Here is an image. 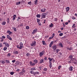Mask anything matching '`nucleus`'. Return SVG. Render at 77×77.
<instances>
[{
	"label": "nucleus",
	"instance_id": "1",
	"mask_svg": "<svg viewBox=\"0 0 77 77\" xmlns=\"http://www.w3.org/2000/svg\"><path fill=\"white\" fill-rule=\"evenodd\" d=\"M48 59L49 60V67L50 68H51L52 67V63H51V61H52V60H53V58H51L50 57L48 58Z\"/></svg>",
	"mask_w": 77,
	"mask_h": 77
},
{
	"label": "nucleus",
	"instance_id": "2",
	"mask_svg": "<svg viewBox=\"0 0 77 77\" xmlns=\"http://www.w3.org/2000/svg\"><path fill=\"white\" fill-rule=\"evenodd\" d=\"M20 46L19 47V45H17V48H19L20 49H22V48H23V43L22 42H20Z\"/></svg>",
	"mask_w": 77,
	"mask_h": 77
},
{
	"label": "nucleus",
	"instance_id": "3",
	"mask_svg": "<svg viewBox=\"0 0 77 77\" xmlns=\"http://www.w3.org/2000/svg\"><path fill=\"white\" fill-rule=\"evenodd\" d=\"M72 57H73V56L71 55L69 56V60L70 61H74V60H72Z\"/></svg>",
	"mask_w": 77,
	"mask_h": 77
},
{
	"label": "nucleus",
	"instance_id": "4",
	"mask_svg": "<svg viewBox=\"0 0 77 77\" xmlns=\"http://www.w3.org/2000/svg\"><path fill=\"white\" fill-rule=\"evenodd\" d=\"M36 42L35 41H34V42H32V44H31V45L32 47H35V46H36Z\"/></svg>",
	"mask_w": 77,
	"mask_h": 77
},
{
	"label": "nucleus",
	"instance_id": "5",
	"mask_svg": "<svg viewBox=\"0 0 77 77\" xmlns=\"http://www.w3.org/2000/svg\"><path fill=\"white\" fill-rule=\"evenodd\" d=\"M45 53V51L44 50L42 51L39 54V55L40 57H41Z\"/></svg>",
	"mask_w": 77,
	"mask_h": 77
},
{
	"label": "nucleus",
	"instance_id": "6",
	"mask_svg": "<svg viewBox=\"0 0 77 77\" xmlns=\"http://www.w3.org/2000/svg\"><path fill=\"white\" fill-rule=\"evenodd\" d=\"M47 15V14L46 13H43V14H42L41 16H42V18H45L46 17L45 16H46Z\"/></svg>",
	"mask_w": 77,
	"mask_h": 77
},
{
	"label": "nucleus",
	"instance_id": "7",
	"mask_svg": "<svg viewBox=\"0 0 77 77\" xmlns=\"http://www.w3.org/2000/svg\"><path fill=\"white\" fill-rule=\"evenodd\" d=\"M3 44H5V46L7 47H9V45L7 42H4Z\"/></svg>",
	"mask_w": 77,
	"mask_h": 77
},
{
	"label": "nucleus",
	"instance_id": "8",
	"mask_svg": "<svg viewBox=\"0 0 77 77\" xmlns=\"http://www.w3.org/2000/svg\"><path fill=\"white\" fill-rule=\"evenodd\" d=\"M52 48L54 50H56L57 48V46L56 45H54L52 46Z\"/></svg>",
	"mask_w": 77,
	"mask_h": 77
},
{
	"label": "nucleus",
	"instance_id": "9",
	"mask_svg": "<svg viewBox=\"0 0 77 77\" xmlns=\"http://www.w3.org/2000/svg\"><path fill=\"white\" fill-rule=\"evenodd\" d=\"M29 64L31 66H34V65H35V63H32V61L29 62Z\"/></svg>",
	"mask_w": 77,
	"mask_h": 77
},
{
	"label": "nucleus",
	"instance_id": "10",
	"mask_svg": "<svg viewBox=\"0 0 77 77\" xmlns=\"http://www.w3.org/2000/svg\"><path fill=\"white\" fill-rule=\"evenodd\" d=\"M7 38L8 39H9V40H11L12 39V38H11V37H10V36H9V35H8L7 36Z\"/></svg>",
	"mask_w": 77,
	"mask_h": 77
},
{
	"label": "nucleus",
	"instance_id": "11",
	"mask_svg": "<svg viewBox=\"0 0 77 77\" xmlns=\"http://www.w3.org/2000/svg\"><path fill=\"white\" fill-rule=\"evenodd\" d=\"M37 30H38L37 29H35L32 32V34H34L35 33H36V32H37Z\"/></svg>",
	"mask_w": 77,
	"mask_h": 77
},
{
	"label": "nucleus",
	"instance_id": "12",
	"mask_svg": "<svg viewBox=\"0 0 77 77\" xmlns=\"http://www.w3.org/2000/svg\"><path fill=\"white\" fill-rule=\"evenodd\" d=\"M72 68L73 67L72 66H70L69 68V70L71 71H72L73 69Z\"/></svg>",
	"mask_w": 77,
	"mask_h": 77
},
{
	"label": "nucleus",
	"instance_id": "13",
	"mask_svg": "<svg viewBox=\"0 0 77 77\" xmlns=\"http://www.w3.org/2000/svg\"><path fill=\"white\" fill-rule=\"evenodd\" d=\"M17 17V16L16 15H14L13 16V21H14V20H15V18H16V17Z\"/></svg>",
	"mask_w": 77,
	"mask_h": 77
},
{
	"label": "nucleus",
	"instance_id": "14",
	"mask_svg": "<svg viewBox=\"0 0 77 77\" xmlns=\"http://www.w3.org/2000/svg\"><path fill=\"white\" fill-rule=\"evenodd\" d=\"M20 63H21V62L18 61H16L15 63V64L17 65H19V64H20Z\"/></svg>",
	"mask_w": 77,
	"mask_h": 77
},
{
	"label": "nucleus",
	"instance_id": "15",
	"mask_svg": "<svg viewBox=\"0 0 77 77\" xmlns=\"http://www.w3.org/2000/svg\"><path fill=\"white\" fill-rule=\"evenodd\" d=\"M53 42L52 41L51 42L49 45L50 47H51V46H52V45H53Z\"/></svg>",
	"mask_w": 77,
	"mask_h": 77
},
{
	"label": "nucleus",
	"instance_id": "16",
	"mask_svg": "<svg viewBox=\"0 0 77 77\" xmlns=\"http://www.w3.org/2000/svg\"><path fill=\"white\" fill-rule=\"evenodd\" d=\"M36 68L35 67H33V68H31V70L32 71H34V70H36Z\"/></svg>",
	"mask_w": 77,
	"mask_h": 77
},
{
	"label": "nucleus",
	"instance_id": "17",
	"mask_svg": "<svg viewBox=\"0 0 77 77\" xmlns=\"http://www.w3.org/2000/svg\"><path fill=\"white\" fill-rule=\"evenodd\" d=\"M66 11L68 12V11H69V7H67L66 8Z\"/></svg>",
	"mask_w": 77,
	"mask_h": 77
},
{
	"label": "nucleus",
	"instance_id": "18",
	"mask_svg": "<svg viewBox=\"0 0 77 77\" xmlns=\"http://www.w3.org/2000/svg\"><path fill=\"white\" fill-rule=\"evenodd\" d=\"M45 9H41V11L42 12H44L45 11Z\"/></svg>",
	"mask_w": 77,
	"mask_h": 77
},
{
	"label": "nucleus",
	"instance_id": "19",
	"mask_svg": "<svg viewBox=\"0 0 77 77\" xmlns=\"http://www.w3.org/2000/svg\"><path fill=\"white\" fill-rule=\"evenodd\" d=\"M59 45L61 47H63V45H62V43H60V44H59Z\"/></svg>",
	"mask_w": 77,
	"mask_h": 77
},
{
	"label": "nucleus",
	"instance_id": "20",
	"mask_svg": "<svg viewBox=\"0 0 77 77\" xmlns=\"http://www.w3.org/2000/svg\"><path fill=\"white\" fill-rule=\"evenodd\" d=\"M13 29H14V32H16L17 31V28L13 27L12 28Z\"/></svg>",
	"mask_w": 77,
	"mask_h": 77
},
{
	"label": "nucleus",
	"instance_id": "21",
	"mask_svg": "<svg viewBox=\"0 0 77 77\" xmlns=\"http://www.w3.org/2000/svg\"><path fill=\"white\" fill-rule=\"evenodd\" d=\"M43 62H44V60L43 59H41L40 60V63H43Z\"/></svg>",
	"mask_w": 77,
	"mask_h": 77
},
{
	"label": "nucleus",
	"instance_id": "22",
	"mask_svg": "<svg viewBox=\"0 0 77 77\" xmlns=\"http://www.w3.org/2000/svg\"><path fill=\"white\" fill-rule=\"evenodd\" d=\"M36 17L37 18H40V17H41V15L39 14H37Z\"/></svg>",
	"mask_w": 77,
	"mask_h": 77
},
{
	"label": "nucleus",
	"instance_id": "23",
	"mask_svg": "<svg viewBox=\"0 0 77 77\" xmlns=\"http://www.w3.org/2000/svg\"><path fill=\"white\" fill-rule=\"evenodd\" d=\"M2 25H5L6 24V22H5V21L3 22L2 23Z\"/></svg>",
	"mask_w": 77,
	"mask_h": 77
},
{
	"label": "nucleus",
	"instance_id": "24",
	"mask_svg": "<svg viewBox=\"0 0 77 77\" xmlns=\"http://www.w3.org/2000/svg\"><path fill=\"white\" fill-rule=\"evenodd\" d=\"M34 62L35 63H38V60H34Z\"/></svg>",
	"mask_w": 77,
	"mask_h": 77
},
{
	"label": "nucleus",
	"instance_id": "25",
	"mask_svg": "<svg viewBox=\"0 0 77 77\" xmlns=\"http://www.w3.org/2000/svg\"><path fill=\"white\" fill-rule=\"evenodd\" d=\"M53 26V24L52 23H51V25H49V27H52Z\"/></svg>",
	"mask_w": 77,
	"mask_h": 77
},
{
	"label": "nucleus",
	"instance_id": "26",
	"mask_svg": "<svg viewBox=\"0 0 77 77\" xmlns=\"http://www.w3.org/2000/svg\"><path fill=\"white\" fill-rule=\"evenodd\" d=\"M14 54H18V51H15V52H14Z\"/></svg>",
	"mask_w": 77,
	"mask_h": 77
},
{
	"label": "nucleus",
	"instance_id": "27",
	"mask_svg": "<svg viewBox=\"0 0 77 77\" xmlns=\"http://www.w3.org/2000/svg\"><path fill=\"white\" fill-rule=\"evenodd\" d=\"M59 51H60V50L59 49H57L56 50V53L57 54L59 53Z\"/></svg>",
	"mask_w": 77,
	"mask_h": 77
},
{
	"label": "nucleus",
	"instance_id": "28",
	"mask_svg": "<svg viewBox=\"0 0 77 77\" xmlns=\"http://www.w3.org/2000/svg\"><path fill=\"white\" fill-rule=\"evenodd\" d=\"M14 72H10V74L11 75H14Z\"/></svg>",
	"mask_w": 77,
	"mask_h": 77
},
{
	"label": "nucleus",
	"instance_id": "29",
	"mask_svg": "<svg viewBox=\"0 0 77 77\" xmlns=\"http://www.w3.org/2000/svg\"><path fill=\"white\" fill-rule=\"evenodd\" d=\"M20 3H21V2H17L16 4L17 5H20Z\"/></svg>",
	"mask_w": 77,
	"mask_h": 77
},
{
	"label": "nucleus",
	"instance_id": "30",
	"mask_svg": "<svg viewBox=\"0 0 77 77\" xmlns=\"http://www.w3.org/2000/svg\"><path fill=\"white\" fill-rule=\"evenodd\" d=\"M30 73H31V74H34V72L32 71H30Z\"/></svg>",
	"mask_w": 77,
	"mask_h": 77
},
{
	"label": "nucleus",
	"instance_id": "31",
	"mask_svg": "<svg viewBox=\"0 0 77 77\" xmlns=\"http://www.w3.org/2000/svg\"><path fill=\"white\" fill-rule=\"evenodd\" d=\"M33 75H35V76H37V74L36 73V72H34Z\"/></svg>",
	"mask_w": 77,
	"mask_h": 77
},
{
	"label": "nucleus",
	"instance_id": "32",
	"mask_svg": "<svg viewBox=\"0 0 77 77\" xmlns=\"http://www.w3.org/2000/svg\"><path fill=\"white\" fill-rule=\"evenodd\" d=\"M6 63H10V62L8 60H6Z\"/></svg>",
	"mask_w": 77,
	"mask_h": 77
},
{
	"label": "nucleus",
	"instance_id": "33",
	"mask_svg": "<svg viewBox=\"0 0 77 77\" xmlns=\"http://www.w3.org/2000/svg\"><path fill=\"white\" fill-rule=\"evenodd\" d=\"M9 18H8L7 19V23H9V24H10L9 23Z\"/></svg>",
	"mask_w": 77,
	"mask_h": 77
},
{
	"label": "nucleus",
	"instance_id": "34",
	"mask_svg": "<svg viewBox=\"0 0 77 77\" xmlns=\"http://www.w3.org/2000/svg\"><path fill=\"white\" fill-rule=\"evenodd\" d=\"M42 43L43 45H45V42L44 41H42Z\"/></svg>",
	"mask_w": 77,
	"mask_h": 77
},
{
	"label": "nucleus",
	"instance_id": "35",
	"mask_svg": "<svg viewBox=\"0 0 77 77\" xmlns=\"http://www.w3.org/2000/svg\"><path fill=\"white\" fill-rule=\"evenodd\" d=\"M30 54H29V53H27L26 54V56H28V57H29V56H30Z\"/></svg>",
	"mask_w": 77,
	"mask_h": 77
},
{
	"label": "nucleus",
	"instance_id": "36",
	"mask_svg": "<svg viewBox=\"0 0 77 77\" xmlns=\"http://www.w3.org/2000/svg\"><path fill=\"white\" fill-rule=\"evenodd\" d=\"M24 68H23L22 70V71L23 72H26V70L24 69Z\"/></svg>",
	"mask_w": 77,
	"mask_h": 77
},
{
	"label": "nucleus",
	"instance_id": "37",
	"mask_svg": "<svg viewBox=\"0 0 77 77\" xmlns=\"http://www.w3.org/2000/svg\"><path fill=\"white\" fill-rule=\"evenodd\" d=\"M3 50H4V51H5V50H7V47H5L3 48Z\"/></svg>",
	"mask_w": 77,
	"mask_h": 77
},
{
	"label": "nucleus",
	"instance_id": "38",
	"mask_svg": "<svg viewBox=\"0 0 77 77\" xmlns=\"http://www.w3.org/2000/svg\"><path fill=\"white\" fill-rule=\"evenodd\" d=\"M67 49L69 50H72V48L70 47V48H68Z\"/></svg>",
	"mask_w": 77,
	"mask_h": 77
},
{
	"label": "nucleus",
	"instance_id": "39",
	"mask_svg": "<svg viewBox=\"0 0 77 77\" xmlns=\"http://www.w3.org/2000/svg\"><path fill=\"white\" fill-rule=\"evenodd\" d=\"M20 75H22L24 74V73L23 72H20Z\"/></svg>",
	"mask_w": 77,
	"mask_h": 77
},
{
	"label": "nucleus",
	"instance_id": "40",
	"mask_svg": "<svg viewBox=\"0 0 77 77\" xmlns=\"http://www.w3.org/2000/svg\"><path fill=\"white\" fill-rule=\"evenodd\" d=\"M43 71H47V69L46 68H45L43 69Z\"/></svg>",
	"mask_w": 77,
	"mask_h": 77
},
{
	"label": "nucleus",
	"instance_id": "41",
	"mask_svg": "<svg viewBox=\"0 0 77 77\" xmlns=\"http://www.w3.org/2000/svg\"><path fill=\"white\" fill-rule=\"evenodd\" d=\"M37 23H39V21H40V20H39L38 19H37Z\"/></svg>",
	"mask_w": 77,
	"mask_h": 77
},
{
	"label": "nucleus",
	"instance_id": "42",
	"mask_svg": "<svg viewBox=\"0 0 77 77\" xmlns=\"http://www.w3.org/2000/svg\"><path fill=\"white\" fill-rule=\"evenodd\" d=\"M26 29H29V26H27L26 27Z\"/></svg>",
	"mask_w": 77,
	"mask_h": 77
},
{
	"label": "nucleus",
	"instance_id": "43",
	"mask_svg": "<svg viewBox=\"0 0 77 77\" xmlns=\"http://www.w3.org/2000/svg\"><path fill=\"white\" fill-rule=\"evenodd\" d=\"M73 63H74V64H75V65H77V62H75L74 61L73 62Z\"/></svg>",
	"mask_w": 77,
	"mask_h": 77
},
{
	"label": "nucleus",
	"instance_id": "44",
	"mask_svg": "<svg viewBox=\"0 0 77 77\" xmlns=\"http://www.w3.org/2000/svg\"><path fill=\"white\" fill-rule=\"evenodd\" d=\"M59 35L60 36H62V35H63V33H61L59 34Z\"/></svg>",
	"mask_w": 77,
	"mask_h": 77
},
{
	"label": "nucleus",
	"instance_id": "45",
	"mask_svg": "<svg viewBox=\"0 0 77 77\" xmlns=\"http://www.w3.org/2000/svg\"><path fill=\"white\" fill-rule=\"evenodd\" d=\"M44 59H45V60H47V57H45L44 58Z\"/></svg>",
	"mask_w": 77,
	"mask_h": 77
},
{
	"label": "nucleus",
	"instance_id": "46",
	"mask_svg": "<svg viewBox=\"0 0 77 77\" xmlns=\"http://www.w3.org/2000/svg\"><path fill=\"white\" fill-rule=\"evenodd\" d=\"M61 66H59L58 67V69H60L61 68Z\"/></svg>",
	"mask_w": 77,
	"mask_h": 77
},
{
	"label": "nucleus",
	"instance_id": "47",
	"mask_svg": "<svg viewBox=\"0 0 77 77\" xmlns=\"http://www.w3.org/2000/svg\"><path fill=\"white\" fill-rule=\"evenodd\" d=\"M37 3H38V1H35V5H37Z\"/></svg>",
	"mask_w": 77,
	"mask_h": 77
},
{
	"label": "nucleus",
	"instance_id": "48",
	"mask_svg": "<svg viewBox=\"0 0 77 77\" xmlns=\"http://www.w3.org/2000/svg\"><path fill=\"white\" fill-rule=\"evenodd\" d=\"M12 62L13 63H14L15 62V60H12Z\"/></svg>",
	"mask_w": 77,
	"mask_h": 77
},
{
	"label": "nucleus",
	"instance_id": "49",
	"mask_svg": "<svg viewBox=\"0 0 77 77\" xmlns=\"http://www.w3.org/2000/svg\"><path fill=\"white\" fill-rule=\"evenodd\" d=\"M11 53H9L8 54V56H9V57L11 56Z\"/></svg>",
	"mask_w": 77,
	"mask_h": 77
},
{
	"label": "nucleus",
	"instance_id": "50",
	"mask_svg": "<svg viewBox=\"0 0 77 77\" xmlns=\"http://www.w3.org/2000/svg\"><path fill=\"white\" fill-rule=\"evenodd\" d=\"M38 25H39V26H41V25H42L41 23L40 22L38 23Z\"/></svg>",
	"mask_w": 77,
	"mask_h": 77
},
{
	"label": "nucleus",
	"instance_id": "51",
	"mask_svg": "<svg viewBox=\"0 0 77 77\" xmlns=\"http://www.w3.org/2000/svg\"><path fill=\"white\" fill-rule=\"evenodd\" d=\"M72 18L73 20H75V17H72Z\"/></svg>",
	"mask_w": 77,
	"mask_h": 77
},
{
	"label": "nucleus",
	"instance_id": "52",
	"mask_svg": "<svg viewBox=\"0 0 77 77\" xmlns=\"http://www.w3.org/2000/svg\"><path fill=\"white\" fill-rule=\"evenodd\" d=\"M23 26V23H21L19 25V26Z\"/></svg>",
	"mask_w": 77,
	"mask_h": 77
},
{
	"label": "nucleus",
	"instance_id": "53",
	"mask_svg": "<svg viewBox=\"0 0 77 77\" xmlns=\"http://www.w3.org/2000/svg\"><path fill=\"white\" fill-rule=\"evenodd\" d=\"M54 36H55V35L54 34V33H53L52 34V37L53 38V37H54Z\"/></svg>",
	"mask_w": 77,
	"mask_h": 77
},
{
	"label": "nucleus",
	"instance_id": "54",
	"mask_svg": "<svg viewBox=\"0 0 77 77\" xmlns=\"http://www.w3.org/2000/svg\"><path fill=\"white\" fill-rule=\"evenodd\" d=\"M28 5H31V2H28Z\"/></svg>",
	"mask_w": 77,
	"mask_h": 77
},
{
	"label": "nucleus",
	"instance_id": "55",
	"mask_svg": "<svg viewBox=\"0 0 77 77\" xmlns=\"http://www.w3.org/2000/svg\"><path fill=\"white\" fill-rule=\"evenodd\" d=\"M2 63L3 64H5V62L4 61H2Z\"/></svg>",
	"mask_w": 77,
	"mask_h": 77
},
{
	"label": "nucleus",
	"instance_id": "56",
	"mask_svg": "<svg viewBox=\"0 0 77 77\" xmlns=\"http://www.w3.org/2000/svg\"><path fill=\"white\" fill-rule=\"evenodd\" d=\"M57 18H56L55 19L54 21H57Z\"/></svg>",
	"mask_w": 77,
	"mask_h": 77
},
{
	"label": "nucleus",
	"instance_id": "57",
	"mask_svg": "<svg viewBox=\"0 0 77 77\" xmlns=\"http://www.w3.org/2000/svg\"><path fill=\"white\" fill-rule=\"evenodd\" d=\"M2 43H0V47H2Z\"/></svg>",
	"mask_w": 77,
	"mask_h": 77
},
{
	"label": "nucleus",
	"instance_id": "58",
	"mask_svg": "<svg viewBox=\"0 0 77 77\" xmlns=\"http://www.w3.org/2000/svg\"><path fill=\"white\" fill-rule=\"evenodd\" d=\"M39 68L40 70H41V69H42V67H41V66H40V67H39Z\"/></svg>",
	"mask_w": 77,
	"mask_h": 77
},
{
	"label": "nucleus",
	"instance_id": "59",
	"mask_svg": "<svg viewBox=\"0 0 77 77\" xmlns=\"http://www.w3.org/2000/svg\"><path fill=\"white\" fill-rule=\"evenodd\" d=\"M65 24L66 25H68V22H66L65 23Z\"/></svg>",
	"mask_w": 77,
	"mask_h": 77
},
{
	"label": "nucleus",
	"instance_id": "60",
	"mask_svg": "<svg viewBox=\"0 0 77 77\" xmlns=\"http://www.w3.org/2000/svg\"><path fill=\"white\" fill-rule=\"evenodd\" d=\"M11 33H12V32H11V31L9 32V35H11Z\"/></svg>",
	"mask_w": 77,
	"mask_h": 77
},
{
	"label": "nucleus",
	"instance_id": "61",
	"mask_svg": "<svg viewBox=\"0 0 77 77\" xmlns=\"http://www.w3.org/2000/svg\"><path fill=\"white\" fill-rule=\"evenodd\" d=\"M53 37H50L49 38V39H53Z\"/></svg>",
	"mask_w": 77,
	"mask_h": 77
},
{
	"label": "nucleus",
	"instance_id": "62",
	"mask_svg": "<svg viewBox=\"0 0 77 77\" xmlns=\"http://www.w3.org/2000/svg\"><path fill=\"white\" fill-rule=\"evenodd\" d=\"M45 38H48V35H46L45 36Z\"/></svg>",
	"mask_w": 77,
	"mask_h": 77
},
{
	"label": "nucleus",
	"instance_id": "63",
	"mask_svg": "<svg viewBox=\"0 0 77 77\" xmlns=\"http://www.w3.org/2000/svg\"><path fill=\"white\" fill-rule=\"evenodd\" d=\"M3 38H4L5 39V38H6V37L5 36H2Z\"/></svg>",
	"mask_w": 77,
	"mask_h": 77
},
{
	"label": "nucleus",
	"instance_id": "64",
	"mask_svg": "<svg viewBox=\"0 0 77 77\" xmlns=\"http://www.w3.org/2000/svg\"><path fill=\"white\" fill-rule=\"evenodd\" d=\"M36 72V74H39V72Z\"/></svg>",
	"mask_w": 77,
	"mask_h": 77
}]
</instances>
